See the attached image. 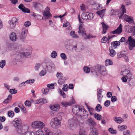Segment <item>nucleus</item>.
Segmentation results:
<instances>
[{"mask_svg":"<svg viewBox=\"0 0 135 135\" xmlns=\"http://www.w3.org/2000/svg\"><path fill=\"white\" fill-rule=\"evenodd\" d=\"M98 130L95 128L90 129L89 134V135H98Z\"/></svg>","mask_w":135,"mask_h":135,"instance_id":"28","label":"nucleus"},{"mask_svg":"<svg viewBox=\"0 0 135 135\" xmlns=\"http://www.w3.org/2000/svg\"><path fill=\"white\" fill-rule=\"evenodd\" d=\"M78 122L77 118L74 116L72 119L69 120V126L71 127L75 128L77 126Z\"/></svg>","mask_w":135,"mask_h":135,"instance_id":"5","label":"nucleus"},{"mask_svg":"<svg viewBox=\"0 0 135 135\" xmlns=\"http://www.w3.org/2000/svg\"><path fill=\"white\" fill-rule=\"evenodd\" d=\"M102 90L101 89H99L97 92V97L98 100L99 102H100L102 99V98L103 96L102 95Z\"/></svg>","mask_w":135,"mask_h":135,"instance_id":"26","label":"nucleus"},{"mask_svg":"<svg viewBox=\"0 0 135 135\" xmlns=\"http://www.w3.org/2000/svg\"><path fill=\"white\" fill-rule=\"evenodd\" d=\"M128 80L129 81L131 79H133V76L131 73L129 72L128 73L126 76Z\"/></svg>","mask_w":135,"mask_h":135,"instance_id":"38","label":"nucleus"},{"mask_svg":"<svg viewBox=\"0 0 135 135\" xmlns=\"http://www.w3.org/2000/svg\"><path fill=\"white\" fill-rule=\"evenodd\" d=\"M31 47H28L27 49V50H28V52H22V53H23V56L25 57H26L28 58L30 57L31 56Z\"/></svg>","mask_w":135,"mask_h":135,"instance_id":"21","label":"nucleus"},{"mask_svg":"<svg viewBox=\"0 0 135 135\" xmlns=\"http://www.w3.org/2000/svg\"><path fill=\"white\" fill-rule=\"evenodd\" d=\"M86 123L88 126L90 128V129L94 128V127L96 125L94 120L91 118H90L87 120L86 121Z\"/></svg>","mask_w":135,"mask_h":135,"instance_id":"14","label":"nucleus"},{"mask_svg":"<svg viewBox=\"0 0 135 135\" xmlns=\"http://www.w3.org/2000/svg\"><path fill=\"white\" fill-rule=\"evenodd\" d=\"M32 125L33 128L39 129H42L45 126L42 122L40 121H36L33 122Z\"/></svg>","mask_w":135,"mask_h":135,"instance_id":"8","label":"nucleus"},{"mask_svg":"<svg viewBox=\"0 0 135 135\" xmlns=\"http://www.w3.org/2000/svg\"><path fill=\"white\" fill-rule=\"evenodd\" d=\"M73 42V41L71 40L68 39L65 42L66 48L69 50H72Z\"/></svg>","mask_w":135,"mask_h":135,"instance_id":"10","label":"nucleus"},{"mask_svg":"<svg viewBox=\"0 0 135 135\" xmlns=\"http://www.w3.org/2000/svg\"><path fill=\"white\" fill-rule=\"evenodd\" d=\"M47 103V101L45 99L42 98L38 99L35 102V104H39L40 103L45 104Z\"/></svg>","mask_w":135,"mask_h":135,"instance_id":"29","label":"nucleus"},{"mask_svg":"<svg viewBox=\"0 0 135 135\" xmlns=\"http://www.w3.org/2000/svg\"><path fill=\"white\" fill-rule=\"evenodd\" d=\"M117 100L116 97L114 96H112L111 98V101L112 102H114Z\"/></svg>","mask_w":135,"mask_h":135,"instance_id":"62","label":"nucleus"},{"mask_svg":"<svg viewBox=\"0 0 135 135\" xmlns=\"http://www.w3.org/2000/svg\"><path fill=\"white\" fill-rule=\"evenodd\" d=\"M110 101L109 100H107L104 102V105L106 107L109 106L110 104Z\"/></svg>","mask_w":135,"mask_h":135,"instance_id":"60","label":"nucleus"},{"mask_svg":"<svg viewBox=\"0 0 135 135\" xmlns=\"http://www.w3.org/2000/svg\"><path fill=\"white\" fill-rule=\"evenodd\" d=\"M102 26L103 29L102 33L103 34H105L106 33V31L108 28V27L106 25L104 22H102Z\"/></svg>","mask_w":135,"mask_h":135,"instance_id":"33","label":"nucleus"},{"mask_svg":"<svg viewBox=\"0 0 135 135\" xmlns=\"http://www.w3.org/2000/svg\"><path fill=\"white\" fill-rule=\"evenodd\" d=\"M127 42V43L129 49L130 50H132L133 48L135 47V39L133 38L131 36L128 37Z\"/></svg>","mask_w":135,"mask_h":135,"instance_id":"4","label":"nucleus"},{"mask_svg":"<svg viewBox=\"0 0 135 135\" xmlns=\"http://www.w3.org/2000/svg\"><path fill=\"white\" fill-rule=\"evenodd\" d=\"M62 119V117L59 114H57V117L52 118L51 120L50 124L52 127L56 129L59 127Z\"/></svg>","mask_w":135,"mask_h":135,"instance_id":"1","label":"nucleus"},{"mask_svg":"<svg viewBox=\"0 0 135 135\" xmlns=\"http://www.w3.org/2000/svg\"><path fill=\"white\" fill-rule=\"evenodd\" d=\"M111 46L110 47H112V49H115L120 45V42L118 41H116L111 42Z\"/></svg>","mask_w":135,"mask_h":135,"instance_id":"27","label":"nucleus"},{"mask_svg":"<svg viewBox=\"0 0 135 135\" xmlns=\"http://www.w3.org/2000/svg\"><path fill=\"white\" fill-rule=\"evenodd\" d=\"M57 54L56 51H52L51 53V57L52 58H54L56 57V56H57Z\"/></svg>","mask_w":135,"mask_h":135,"instance_id":"45","label":"nucleus"},{"mask_svg":"<svg viewBox=\"0 0 135 135\" xmlns=\"http://www.w3.org/2000/svg\"><path fill=\"white\" fill-rule=\"evenodd\" d=\"M122 31V25L121 24H120L119 27L117 28L112 32L113 34H120Z\"/></svg>","mask_w":135,"mask_h":135,"instance_id":"22","label":"nucleus"},{"mask_svg":"<svg viewBox=\"0 0 135 135\" xmlns=\"http://www.w3.org/2000/svg\"><path fill=\"white\" fill-rule=\"evenodd\" d=\"M59 108V105L58 104H55L50 107L51 110L54 111H57Z\"/></svg>","mask_w":135,"mask_h":135,"instance_id":"31","label":"nucleus"},{"mask_svg":"<svg viewBox=\"0 0 135 135\" xmlns=\"http://www.w3.org/2000/svg\"><path fill=\"white\" fill-rule=\"evenodd\" d=\"M46 72L45 70H42L40 73L39 74L41 76H43L46 74Z\"/></svg>","mask_w":135,"mask_h":135,"instance_id":"63","label":"nucleus"},{"mask_svg":"<svg viewBox=\"0 0 135 135\" xmlns=\"http://www.w3.org/2000/svg\"><path fill=\"white\" fill-rule=\"evenodd\" d=\"M21 123V120L20 118H16L12 121V123L15 127H19V126Z\"/></svg>","mask_w":135,"mask_h":135,"instance_id":"17","label":"nucleus"},{"mask_svg":"<svg viewBox=\"0 0 135 135\" xmlns=\"http://www.w3.org/2000/svg\"><path fill=\"white\" fill-rule=\"evenodd\" d=\"M93 14L88 12L83 13L81 15V18L84 20H91L93 18Z\"/></svg>","mask_w":135,"mask_h":135,"instance_id":"7","label":"nucleus"},{"mask_svg":"<svg viewBox=\"0 0 135 135\" xmlns=\"http://www.w3.org/2000/svg\"><path fill=\"white\" fill-rule=\"evenodd\" d=\"M23 54L22 52L17 55L13 59V63L15 65L16 64V62L20 61L22 59L23 57Z\"/></svg>","mask_w":135,"mask_h":135,"instance_id":"11","label":"nucleus"},{"mask_svg":"<svg viewBox=\"0 0 135 135\" xmlns=\"http://www.w3.org/2000/svg\"><path fill=\"white\" fill-rule=\"evenodd\" d=\"M83 108V107H75L73 109V111L75 114L80 115V114L82 111Z\"/></svg>","mask_w":135,"mask_h":135,"instance_id":"12","label":"nucleus"},{"mask_svg":"<svg viewBox=\"0 0 135 135\" xmlns=\"http://www.w3.org/2000/svg\"><path fill=\"white\" fill-rule=\"evenodd\" d=\"M27 30L25 28H23L22 29L20 37V39L24 41L25 38L27 36Z\"/></svg>","mask_w":135,"mask_h":135,"instance_id":"16","label":"nucleus"},{"mask_svg":"<svg viewBox=\"0 0 135 135\" xmlns=\"http://www.w3.org/2000/svg\"><path fill=\"white\" fill-rule=\"evenodd\" d=\"M105 65L108 66L109 65H112L113 64V62L112 60L110 59H107L105 61Z\"/></svg>","mask_w":135,"mask_h":135,"instance_id":"40","label":"nucleus"},{"mask_svg":"<svg viewBox=\"0 0 135 135\" xmlns=\"http://www.w3.org/2000/svg\"><path fill=\"white\" fill-rule=\"evenodd\" d=\"M31 102L28 100H26L25 103V104L26 106L29 107L31 106Z\"/></svg>","mask_w":135,"mask_h":135,"instance_id":"58","label":"nucleus"},{"mask_svg":"<svg viewBox=\"0 0 135 135\" xmlns=\"http://www.w3.org/2000/svg\"><path fill=\"white\" fill-rule=\"evenodd\" d=\"M42 91L44 94H47L49 91V89L48 88L43 89L42 90Z\"/></svg>","mask_w":135,"mask_h":135,"instance_id":"52","label":"nucleus"},{"mask_svg":"<svg viewBox=\"0 0 135 135\" xmlns=\"http://www.w3.org/2000/svg\"><path fill=\"white\" fill-rule=\"evenodd\" d=\"M10 39L12 41H15L17 37L16 33L13 32L11 33L10 35Z\"/></svg>","mask_w":135,"mask_h":135,"instance_id":"30","label":"nucleus"},{"mask_svg":"<svg viewBox=\"0 0 135 135\" xmlns=\"http://www.w3.org/2000/svg\"><path fill=\"white\" fill-rule=\"evenodd\" d=\"M31 15L32 16H33V17H35V18L36 19H38V17L39 16L41 17L39 15H38V14L35 13L34 12H33L32 13H31Z\"/></svg>","mask_w":135,"mask_h":135,"instance_id":"61","label":"nucleus"},{"mask_svg":"<svg viewBox=\"0 0 135 135\" xmlns=\"http://www.w3.org/2000/svg\"><path fill=\"white\" fill-rule=\"evenodd\" d=\"M75 103V101L73 99H72L71 101H64L61 102V104L62 106L65 107H67L68 106H70Z\"/></svg>","mask_w":135,"mask_h":135,"instance_id":"13","label":"nucleus"},{"mask_svg":"<svg viewBox=\"0 0 135 135\" xmlns=\"http://www.w3.org/2000/svg\"><path fill=\"white\" fill-rule=\"evenodd\" d=\"M9 92L12 94H15L17 92V91L15 89H11L9 90Z\"/></svg>","mask_w":135,"mask_h":135,"instance_id":"50","label":"nucleus"},{"mask_svg":"<svg viewBox=\"0 0 135 135\" xmlns=\"http://www.w3.org/2000/svg\"><path fill=\"white\" fill-rule=\"evenodd\" d=\"M106 9H103L100 11H98L97 12V13L102 18H103L104 15L105 13V11Z\"/></svg>","mask_w":135,"mask_h":135,"instance_id":"32","label":"nucleus"},{"mask_svg":"<svg viewBox=\"0 0 135 135\" xmlns=\"http://www.w3.org/2000/svg\"><path fill=\"white\" fill-rule=\"evenodd\" d=\"M28 127L26 126L19 127H17V131L19 134L23 135L28 132Z\"/></svg>","mask_w":135,"mask_h":135,"instance_id":"6","label":"nucleus"},{"mask_svg":"<svg viewBox=\"0 0 135 135\" xmlns=\"http://www.w3.org/2000/svg\"><path fill=\"white\" fill-rule=\"evenodd\" d=\"M108 38H107L106 36H104L101 39V42L102 43H105L107 41Z\"/></svg>","mask_w":135,"mask_h":135,"instance_id":"51","label":"nucleus"},{"mask_svg":"<svg viewBox=\"0 0 135 135\" xmlns=\"http://www.w3.org/2000/svg\"><path fill=\"white\" fill-rule=\"evenodd\" d=\"M109 131L112 134H115L117 133L116 130L113 129L112 128H109Z\"/></svg>","mask_w":135,"mask_h":135,"instance_id":"48","label":"nucleus"},{"mask_svg":"<svg viewBox=\"0 0 135 135\" xmlns=\"http://www.w3.org/2000/svg\"><path fill=\"white\" fill-rule=\"evenodd\" d=\"M18 8L24 12L30 13V10L25 7L22 4H21L18 6Z\"/></svg>","mask_w":135,"mask_h":135,"instance_id":"24","label":"nucleus"},{"mask_svg":"<svg viewBox=\"0 0 135 135\" xmlns=\"http://www.w3.org/2000/svg\"><path fill=\"white\" fill-rule=\"evenodd\" d=\"M56 77L58 79V83L60 85H62L65 83L66 79L65 77H64L62 73H57L56 74Z\"/></svg>","mask_w":135,"mask_h":135,"instance_id":"9","label":"nucleus"},{"mask_svg":"<svg viewBox=\"0 0 135 135\" xmlns=\"http://www.w3.org/2000/svg\"><path fill=\"white\" fill-rule=\"evenodd\" d=\"M41 66V64L40 63H36L35 65V70L37 71L40 68Z\"/></svg>","mask_w":135,"mask_h":135,"instance_id":"55","label":"nucleus"},{"mask_svg":"<svg viewBox=\"0 0 135 135\" xmlns=\"http://www.w3.org/2000/svg\"><path fill=\"white\" fill-rule=\"evenodd\" d=\"M126 52L125 51H121V52H119L117 53V57L118 59H119L124 57V52Z\"/></svg>","mask_w":135,"mask_h":135,"instance_id":"37","label":"nucleus"},{"mask_svg":"<svg viewBox=\"0 0 135 135\" xmlns=\"http://www.w3.org/2000/svg\"><path fill=\"white\" fill-rule=\"evenodd\" d=\"M114 120L116 122L119 123H120L124 121L123 119L122 118L118 117H115L114 119Z\"/></svg>","mask_w":135,"mask_h":135,"instance_id":"34","label":"nucleus"},{"mask_svg":"<svg viewBox=\"0 0 135 135\" xmlns=\"http://www.w3.org/2000/svg\"><path fill=\"white\" fill-rule=\"evenodd\" d=\"M124 135H131L130 132L129 131L127 130L123 132Z\"/></svg>","mask_w":135,"mask_h":135,"instance_id":"64","label":"nucleus"},{"mask_svg":"<svg viewBox=\"0 0 135 135\" xmlns=\"http://www.w3.org/2000/svg\"><path fill=\"white\" fill-rule=\"evenodd\" d=\"M109 50L110 52L109 55L113 57L115 55L116 52L112 47H109Z\"/></svg>","mask_w":135,"mask_h":135,"instance_id":"35","label":"nucleus"},{"mask_svg":"<svg viewBox=\"0 0 135 135\" xmlns=\"http://www.w3.org/2000/svg\"><path fill=\"white\" fill-rule=\"evenodd\" d=\"M102 107L100 104H97L95 108V110L98 112L102 110Z\"/></svg>","mask_w":135,"mask_h":135,"instance_id":"44","label":"nucleus"},{"mask_svg":"<svg viewBox=\"0 0 135 135\" xmlns=\"http://www.w3.org/2000/svg\"><path fill=\"white\" fill-rule=\"evenodd\" d=\"M63 87L62 88V89L64 91H67L68 89V85L66 84H65L63 85Z\"/></svg>","mask_w":135,"mask_h":135,"instance_id":"54","label":"nucleus"},{"mask_svg":"<svg viewBox=\"0 0 135 135\" xmlns=\"http://www.w3.org/2000/svg\"><path fill=\"white\" fill-rule=\"evenodd\" d=\"M81 112L80 116L83 117L84 118H87L88 116V113L87 111L85 110L84 108H83V110L81 111Z\"/></svg>","mask_w":135,"mask_h":135,"instance_id":"25","label":"nucleus"},{"mask_svg":"<svg viewBox=\"0 0 135 135\" xmlns=\"http://www.w3.org/2000/svg\"><path fill=\"white\" fill-rule=\"evenodd\" d=\"M17 23L18 20L15 17H13L10 22V28H14L15 27L16 24Z\"/></svg>","mask_w":135,"mask_h":135,"instance_id":"18","label":"nucleus"},{"mask_svg":"<svg viewBox=\"0 0 135 135\" xmlns=\"http://www.w3.org/2000/svg\"><path fill=\"white\" fill-rule=\"evenodd\" d=\"M61 57L64 60H66L67 59V57L66 55L64 53H62L60 55Z\"/></svg>","mask_w":135,"mask_h":135,"instance_id":"57","label":"nucleus"},{"mask_svg":"<svg viewBox=\"0 0 135 135\" xmlns=\"http://www.w3.org/2000/svg\"><path fill=\"white\" fill-rule=\"evenodd\" d=\"M55 85H56V84L52 83L50 84H49L47 85V86L49 88L52 89L54 88V86Z\"/></svg>","mask_w":135,"mask_h":135,"instance_id":"56","label":"nucleus"},{"mask_svg":"<svg viewBox=\"0 0 135 135\" xmlns=\"http://www.w3.org/2000/svg\"><path fill=\"white\" fill-rule=\"evenodd\" d=\"M78 33L80 35H81L85 39H89L90 38L93 37L91 35H87L85 29L83 28L82 24H80Z\"/></svg>","mask_w":135,"mask_h":135,"instance_id":"3","label":"nucleus"},{"mask_svg":"<svg viewBox=\"0 0 135 135\" xmlns=\"http://www.w3.org/2000/svg\"><path fill=\"white\" fill-rule=\"evenodd\" d=\"M14 114L13 111L10 110L8 112L7 114L8 117L12 118L13 117Z\"/></svg>","mask_w":135,"mask_h":135,"instance_id":"43","label":"nucleus"},{"mask_svg":"<svg viewBox=\"0 0 135 135\" xmlns=\"http://www.w3.org/2000/svg\"><path fill=\"white\" fill-rule=\"evenodd\" d=\"M94 117L96 119L99 120L101 119L102 117V116L100 115L97 113H95L94 114Z\"/></svg>","mask_w":135,"mask_h":135,"instance_id":"41","label":"nucleus"},{"mask_svg":"<svg viewBox=\"0 0 135 135\" xmlns=\"http://www.w3.org/2000/svg\"><path fill=\"white\" fill-rule=\"evenodd\" d=\"M118 128H119L121 131L124 130L127 128V127L125 125H122V126H119Z\"/></svg>","mask_w":135,"mask_h":135,"instance_id":"47","label":"nucleus"},{"mask_svg":"<svg viewBox=\"0 0 135 135\" xmlns=\"http://www.w3.org/2000/svg\"><path fill=\"white\" fill-rule=\"evenodd\" d=\"M84 70L86 73H88L90 71V69L87 66H85L84 68Z\"/></svg>","mask_w":135,"mask_h":135,"instance_id":"46","label":"nucleus"},{"mask_svg":"<svg viewBox=\"0 0 135 135\" xmlns=\"http://www.w3.org/2000/svg\"><path fill=\"white\" fill-rule=\"evenodd\" d=\"M72 50H73L74 51H77L78 50L81 51L82 49L83 46L81 44H80L79 45H76L74 46H72Z\"/></svg>","mask_w":135,"mask_h":135,"instance_id":"23","label":"nucleus"},{"mask_svg":"<svg viewBox=\"0 0 135 135\" xmlns=\"http://www.w3.org/2000/svg\"><path fill=\"white\" fill-rule=\"evenodd\" d=\"M35 82V80L34 79H30L26 80L25 81V83L28 84H31L34 83Z\"/></svg>","mask_w":135,"mask_h":135,"instance_id":"53","label":"nucleus"},{"mask_svg":"<svg viewBox=\"0 0 135 135\" xmlns=\"http://www.w3.org/2000/svg\"><path fill=\"white\" fill-rule=\"evenodd\" d=\"M10 47L9 46L8 49H9L11 50H15L16 49V47L14 45H9Z\"/></svg>","mask_w":135,"mask_h":135,"instance_id":"49","label":"nucleus"},{"mask_svg":"<svg viewBox=\"0 0 135 135\" xmlns=\"http://www.w3.org/2000/svg\"><path fill=\"white\" fill-rule=\"evenodd\" d=\"M43 15L45 18L50 19L51 16V15L50 12V8L47 7L43 13Z\"/></svg>","mask_w":135,"mask_h":135,"instance_id":"15","label":"nucleus"},{"mask_svg":"<svg viewBox=\"0 0 135 135\" xmlns=\"http://www.w3.org/2000/svg\"><path fill=\"white\" fill-rule=\"evenodd\" d=\"M98 72L102 75L105 76L107 75L106 69L105 67L103 66H100L98 70Z\"/></svg>","mask_w":135,"mask_h":135,"instance_id":"20","label":"nucleus"},{"mask_svg":"<svg viewBox=\"0 0 135 135\" xmlns=\"http://www.w3.org/2000/svg\"><path fill=\"white\" fill-rule=\"evenodd\" d=\"M125 28L128 29V31L129 33H133V35L135 36V26H131L129 25H126Z\"/></svg>","mask_w":135,"mask_h":135,"instance_id":"19","label":"nucleus"},{"mask_svg":"<svg viewBox=\"0 0 135 135\" xmlns=\"http://www.w3.org/2000/svg\"><path fill=\"white\" fill-rule=\"evenodd\" d=\"M6 61L5 60H2L0 62V67L3 68L6 64Z\"/></svg>","mask_w":135,"mask_h":135,"instance_id":"42","label":"nucleus"},{"mask_svg":"<svg viewBox=\"0 0 135 135\" xmlns=\"http://www.w3.org/2000/svg\"><path fill=\"white\" fill-rule=\"evenodd\" d=\"M44 129L46 135H52V132L47 127H45Z\"/></svg>","mask_w":135,"mask_h":135,"instance_id":"36","label":"nucleus"},{"mask_svg":"<svg viewBox=\"0 0 135 135\" xmlns=\"http://www.w3.org/2000/svg\"><path fill=\"white\" fill-rule=\"evenodd\" d=\"M18 107L20 108L21 111L23 112L26 113V108L21 104H20L18 105Z\"/></svg>","mask_w":135,"mask_h":135,"instance_id":"39","label":"nucleus"},{"mask_svg":"<svg viewBox=\"0 0 135 135\" xmlns=\"http://www.w3.org/2000/svg\"><path fill=\"white\" fill-rule=\"evenodd\" d=\"M80 135H86L85 134V132L83 128H80L79 131Z\"/></svg>","mask_w":135,"mask_h":135,"instance_id":"59","label":"nucleus"},{"mask_svg":"<svg viewBox=\"0 0 135 135\" xmlns=\"http://www.w3.org/2000/svg\"><path fill=\"white\" fill-rule=\"evenodd\" d=\"M121 9L123 13L121 14L119 17V18L124 19L127 22H128L129 23L133 22V18L127 15L124 13H126V9L125 6L123 5H122Z\"/></svg>","mask_w":135,"mask_h":135,"instance_id":"2","label":"nucleus"}]
</instances>
